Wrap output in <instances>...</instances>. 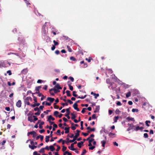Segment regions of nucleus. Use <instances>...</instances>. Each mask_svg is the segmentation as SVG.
<instances>
[{
  "label": "nucleus",
  "mask_w": 155,
  "mask_h": 155,
  "mask_svg": "<svg viewBox=\"0 0 155 155\" xmlns=\"http://www.w3.org/2000/svg\"><path fill=\"white\" fill-rule=\"evenodd\" d=\"M33 117L29 116L28 117V121H30L31 122H33Z\"/></svg>",
  "instance_id": "13"
},
{
  "label": "nucleus",
  "mask_w": 155,
  "mask_h": 155,
  "mask_svg": "<svg viewBox=\"0 0 155 155\" xmlns=\"http://www.w3.org/2000/svg\"><path fill=\"white\" fill-rule=\"evenodd\" d=\"M76 93V91H73V95L75 97H77L78 96V95L75 94Z\"/></svg>",
  "instance_id": "36"
},
{
  "label": "nucleus",
  "mask_w": 155,
  "mask_h": 155,
  "mask_svg": "<svg viewBox=\"0 0 155 155\" xmlns=\"http://www.w3.org/2000/svg\"><path fill=\"white\" fill-rule=\"evenodd\" d=\"M44 150L45 148H42L39 151V152L40 153H44L45 152Z\"/></svg>",
  "instance_id": "27"
},
{
  "label": "nucleus",
  "mask_w": 155,
  "mask_h": 155,
  "mask_svg": "<svg viewBox=\"0 0 155 155\" xmlns=\"http://www.w3.org/2000/svg\"><path fill=\"white\" fill-rule=\"evenodd\" d=\"M51 111L50 110H47L46 111H44V113L46 114H48V112H49Z\"/></svg>",
  "instance_id": "58"
},
{
  "label": "nucleus",
  "mask_w": 155,
  "mask_h": 155,
  "mask_svg": "<svg viewBox=\"0 0 155 155\" xmlns=\"http://www.w3.org/2000/svg\"><path fill=\"white\" fill-rule=\"evenodd\" d=\"M91 140H89V144L88 145V146L89 147H91L92 146V145L91 144Z\"/></svg>",
  "instance_id": "56"
},
{
  "label": "nucleus",
  "mask_w": 155,
  "mask_h": 155,
  "mask_svg": "<svg viewBox=\"0 0 155 155\" xmlns=\"http://www.w3.org/2000/svg\"><path fill=\"white\" fill-rule=\"evenodd\" d=\"M21 102L20 100H19L16 103V106L20 108L21 107Z\"/></svg>",
  "instance_id": "4"
},
{
  "label": "nucleus",
  "mask_w": 155,
  "mask_h": 155,
  "mask_svg": "<svg viewBox=\"0 0 155 155\" xmlns=\"http://www.w3.org/2000/svg\"><path fill=\"white\" fill-rule=\"evenodd\" d=\"M69 79L72 82H73L74 81V78L71 77H69Z\"/></svg>",
  "instance_id": "52"
},
{
  "label": "nucleus",
  "mask_w": 155,
  "mask_h": 155,
  "mask_svg": "<svg viewBox=\"0 0 155 155\" xmlns=\"http://www.w3.org/2000/svg\"><path fill=\"white\" fill-rule=\"evenodd\" d=\"M71 115L72 116V117H71V119L72 120H74L75 118H76V115H75L73 113H71Z\"/></svg>",
  "instance_id": "19"
},
{
  "label": "nucleus",
  "mask_w": 155,
  "mask_h": 155,
  "mask_svg": "<svg viewBox=\"0 0 155 155\" xmlns=\"http://www.w3.org/2000/svg\"><path fill=\"white\" fill-rule=\"evenodd\" d=\"M6 142V141L5 140H3V141L2 142L1 144L3 146L5 144V143Z\"/></svg>",
  "instance_id": "60"
},
{
  "label": "nucleus",
  "mask_w": 155,
  "mask_h": 155,
  "mask_svg": "<svg viewBox=\"0 0 155 155\" xmlns=\"http://www.w3.org/2000/svg\"><path fill=\"white\" fill-rule=\"evenodd\" d=\"M113 75L114 76V77H112V79H114L115 80H116L117 81H119V80L114 75H112V76Z\"/></svg>",
  "instance_id": "31"
},
{
  "label": "nucleus",
  "mask_w": 155,
  "mask_h": 155,
  "mask_svg": "<svg viewBox=\"0 0 155 155\" xmlns=\"http://www.w3.org/2000/svg\"><path fill=\"white\" fill-rule=\"evenodd\" d=\"M68 84L69 87H73L71 85V83L70 81H68Z\"/></svg>",
  "instance_id": "47"
},
{
  "label": "nucleus",
  "mask_w": 155,
  "mask_h": 155,
  "mask_svg": "<svg viewBox=\"0 0 155 155\" xmlns=\"http://www.w3.org/2000/svg\"><path fill=\"white\" fill-rule=\"evenodd\" d=\"M131 96V92L130 91H129L126 94V97H128Z\"/></svg>",
  "instance_id": "22"
},
{
  "label": "nucleus",
  "mask_w": 155,
  "mask_h": 155,
  "mask_svg": "<svg viewBox=\"0 0 155 155\" xmlns=\"http://www.w3.org/2000/svg\"><path fill=\"white\" fill-rule=\"evenodd\" d=\"M51 120L53 121L55 120V118L53 117L51 115H50L48 119L47 120Z\"/></svg>",
  "instance_id": "11"
},
{
  "label": "nucleus",
  "mask_w": 155,
  "mask_h": 155,
  "mask_svg": "<svg viewBox=\"0 0 155 155\" xmlns=\"http://www.w3.org/2000/svg\"><path fill=\"white\" fill-rule=\"evenodd\" d=\"M57 137H51V139L50 140V141L51 142L53 141H54V140H55V139H57Z\"/></svg>",
  "instance_id": "34"
},
{
  "label": "nucleus",
  "mask_w": 155,
  "mask_h": 155,
  "mask_svg": "<svg viewBox=\"0 0 155 155\" xmlns=\"http://www.w3.org/2000/svg\"><path fill=\"white\" fill-rule=\"evenodd\" d=\"M28 71V70L27 68H25V69H23L21 71V73L24 74H26V73Z\"/></svg>",
  "instance_id": "8"
},
{
  "label": "nucleus",
  "mask_w": 155,
  "mask_h": 155,
  "mask_svg": "<svg viewBox=\"0 0 155 155\" xmlns=\"http://www.w3.org/2000/svg\"><path fill=\"white\" fill-rule=\"evenodd\" d=\"M36 88L35 89V91H36L35 93L37 94L39 92V88Z\"/></svg>",
  "instance_id": "40"
},
{
  "label": "nucleus",
  "mask_w": 155,
  "mask_h": 155,
  "mask_svg": "<svg viewBox=\"0 0 155 155\" xmlns=\"http://www.w3.org/2000/svg\"><path fill=\"white\" fill-rule=\"evenodd\" d=\"M47 100L50 101L51 103H52L54 100V99L53 98L48 97L47 98Z\"/></svg>",
  "instance_id": "6"
},
{
  "label": "nucleus",
  "mask_w": 155,
  "mask_h": 155,
  "mask_svg": "<svg viewBox=\"0 0 155 155\" xmlns=\"http://www.w3.org/2000/svg\"><path fill=\"white\" fill-rule=\"evenodd\" d=\"M53 42L54 43V45H58V43L56 41L54 40L53 41Z\"/></svg>",
  "instance_id": "50"
},
{
  "label": "nucleus",
  "mask_w": 155,
  "mask_h": 155,
  "mask_svg": "<svg viewBox=\"0 0 155 155\" xmlns=\"http://www.w3.org/2000/svg\"><path fill=\"white\" fill-rule=\"evenodd\" d=\"M41 113V111H40V110H39L38 111V112L35 113V114L36 115H39Z\"/></svg>",
  "instance_id": "35"
},
{
  "label": "nucleus",
  "mask_w": 155,
  "mask_h": 155,
  "mask_svg": "<svg viewBox=\"0 0 155 155\" xmlns=\"http://www.w3.org/2000/svg\"><path fill=\"white\" fill-rule=\"evenodd\" d=\"M67 102L70 103V104H73V102L72 101H71L70 100L68 99L67 100Z\"/></svg>",
  "instance_id": "59"
},
{
  "label": "nucleus",
  "mask_w": 155,
  "mask_h": 155,
  "mask_svg": "<svg viewBox=\"0 0 155 155\" xmlns=\"http://www.w3.org/2000/svg\"><path fill=\"white\" fill-rule=\"evenodd\" d=\"M115 135V134L114 133H111V132H110L109 134V135L110 136H114Z\"/></svg>",
  "instance_id": "57"
},
{
  "label": "nucleus",
  "mask_w": 155,
  "mask_h": 155,
  "mask_svg": "<svg viewBox=\"0 0 155 155\" xmlns=\"http://www.w3.org/2000/svg\"><path fill=\"white\" fill-rule=\"evenodd\" d=\"M49 148L51 151H53L55 150V148H54L53 146H49Z\"/></svg>",
  "instance_id": "15"
},
{
  "label": "nucleus",
  "mask_w": 155,
  "mask_h": 155,
  "mask_svg": "<svg viewBox=\"0 0 155 155\" xmlns=\"http://www.w3.org/2000/svg\"><path fill=\"white\" fill-rule=\"evenodd\" d=\"M74 146L73 145V144H71L70 146H69L68 147L69 149L73 151H74L76 150V149L74 148Z\"/></svg>",
  "instance_id": "7"
},
{
  "label": "nucleus",
  "mask_w": 155,
  "mask_h": 155,
  "mask_svg": "<svg viewBox=\"0 0 155 155\" xmlns=\"http://www.w3.org/2000/svg\"><path fill=\"white\" fill-rule=\"evenodd\" d=\"M106 82L107 84H110V86L112 84V83L110 81L109 79H107L106 80Z\"/></svg>",
  "instance_id": "14"
},
{
  "label": "nucleus",
  "mask_w": 155,
  "mask_h": 155,
  "mask_svg": "<svg viewBox=\"0 0 155 155\" xmlns=\"http://www.w3.org/2000/svg\"><path fill=\"white\" fill-rule=\"evenodd\" d=\"M148 135L147 133H144L143 134V137L145 138H147L148 137Z\"/></svg>",
  "instance_id": "44"
},
{
  "label": "nucleus",
  "mask_w": 155,
  "mask_h": 155,
  "mask_svg": "<svg viewBox=\"0 0 155 155\" xmlns=\"http://www.w3.org/2000/svg\"><path fill=\"white\" fill-rule=\"evenodd\" d=\"M59 113L58 111H55L54 113V115L56 117H57V115Z\"/></svg>",
  "instance_id": "23"
},
{
  "label": "nucleus",
  "mask_w": 155,
  "mask_h": 155,
  "mask_svg": "<svg viewBox=\"0 0 155 155\" xmlns=\"http://www.w3.org/2000/svg\"><path fill=\"white\" fill-rule=\"evenodd\" d=\"M44 124V122L43 121L41 122L39 124V128L40 129H42L43 127L42 125Z\"/></svg>",
  "instance_id": "17"
},
{
  "label": "nucleus",
  "mask_w": 155,
  "mask_h": 155,
  "mask_svg": "<svg viewBox=\"0 0 155 155\" xmlns=\"http://www.w3.org/2000/svg\"><path fill=\"white\" fill-rule=\"evenodd\" d=\"M78 104L76 103H74L73 106V107L74 109L76 110L77 111H79V109L78 107Z\"/></svg>",
  "instance_id": "5"
},
{
  "label": "nucleus",
  "mask_w": 155,
  "mask_h": 155,
  "mask_svg": "<svg viewBox=\"0 0 155 155\" xmlns=\"http://www.w3.org/2000/svg\"><path fill=\"white\" fill-rule=\"evenodd\" d=\"M7 74H8L9 75H10L12 74L11 71L10 70H8V71H7Z\"/></svg>",
  "instance_id": "54"
},
{
  "label": "nucleus",
  "mask_w": 155,
  "mask_h": 155,
  "mask_svg": "<svg viewBox=\"0 0 155 155\" xmlns=\"http://www.w3.org/2000/svg\"><path fill=\"white\" fill-rule=\"evenodd\" d=\"M57 148L56 149V151H58L60 149L61 147L58 145H57Z\"/></svg>",
  "instance_id": "48"
},
{
  "label": "nucleus",
  "mask_w": 155,
  "mask_h": 155,
  "mask_svg": "<svg viewBox=\"0 0 155 155\" xmlns=\"http://www.w3.org/2000/svg\"><path fill=\"white\" fill-rule=\"evenodd\" d=\"M29 100H32V98L30 97H27L26 98L24 101L25 103L28 105H30V103L29 102Z\"/></svg>",
  "instance_id": "2"
},
{
  "label": "nucleus",
  "mask_w": 155,
  "mask_h": 155,
  "mask_svg": "<svg viewBox=\"0 0 155 155\" xmlns=\"http://www.w3.org/2000/svg\"><path fill=\"white\" fill-rule=\"evenodd\" d=\"M40 138L41 141H42L44 138V136H43L40 135Z\"/></svg>",
  "instance_id": "61"
},
{
  "label": "nucleus",
  "mask_w": 155,
  "mask_h": 155,
  "mask_svg": "<svg viewBox=\"0 0 155 155\" xmlns=\"http://www.w3.org/2000/svg\"><path fill=\"white\" fill-rule=\"evenodd\" d=\"M106 143L105 141L104 140L101 141V143L102 144V146L103 147H105V145Z\"/></svg>",
  "instance_id": "28"
},
{
  "label": "nucleus",
  "mask_w": 155,
  "mask_h": 155,
  "mask_svg": "<svg viewBox=\"0 0 155 155\" xmlns=\"http://www.w3.org/2000/svg\"><path fill=\"white\" fill-rule=\"evenodd\" d=\"M49 136H46L45 137V141L46 143H48L49 141Z\"/></svg>",
  "instance_id": "16"
},
{
  "label": "nucleus",
  "mask_w": 155,
  "mask_h": 155,
  "mask_svg": "<svg viewBox=\"0 0 155 155\" xmlns=\"http://www.w3.org/2000/svg\"><path fill=\"white\" fill-rule=\"evenodd\" d=\"M33 155H40V154L38 153L37 151H35L33 153Z\"/></svg>",
  "instance_id": "63"
},
{
  "label": "nucleus",
  "mask_w": 155,
  "mask_h": 155,
  "mask_svg": "<svg viewBox=\"0 0 155 155\" xmlns=\"http://www.w3.org/2000/svg\"><path fill=\"white\" fill-rule=\"evenodd\" d=\"M132 111L133 112H137L138 111V110L137 109L133 108L132 110Z\"/></svg>",
  "instance_id": "29"
},
{
  "label": "nucleus",
  "mask_w": 155,
  "mask_h": 155,
  "mask_svg": "<svg viewBox=\"0 0 155 155\" xmlns=\"http://www.w3.org/2000/svg\"><path fill=\"white\" fill-rule=\"evenodd\" d=\"M70 59L72 61H75L76 60L75 58L73 57H71L70 58Z\"/></svg>",
  "instance_id": "49"
},
{
  "label": "nucleus",
  "mask_w": 155,
  "mask_h": 155,
  "mask_svg": "<svg viewBox=\"0 0 155 155\" xmlns=\"http://www.w3.org/2000/svg\"><path fill=\"white\" fill-rule=\"evenodd\" d=\"M33 97H34V101L35 103H36L37 102V99L36 97H35L34 96H33Z\"/></svg>",
  "instance_id": "53"
},
{
  "label": "nucleus",
  "mask_w": 155,
  "mask_h": 155,
  "mask_svg": "<svg viewBox=\"0 0 155 155\" xmlns=\"http://www.w3.org/2000/svg\"><path fill=\"white\" fill-rule=\"evenodd\" d=\"M82 134L85 136H86L88 135V133H84V132L82 133Z\"/></svg>",
  "instance_id": "64"
},
{
  "label": "nucleus",
  "mask_w": 155,
  "mask_h": 155,
  "mask_svg": "<svg viewBox=\"0 0 155 155\" xmlns=\"http://www.w3.org/2000/svg\"><path fill=\"white\" fill-rule=\"evenodd\" d=\"M135 94H140V92H139V91L138 90H137L136 89H135Z\"/></svg>",
  "instance_id": "41"
},
{
  "label": "nucleus",
  "mask_w": 155,
  "mask_h": 155,
  "mask_svg": "<svg viewBox=\"0 0 155 155\" xmlns=\"http://www.w3.org/2000/svg\"><path fill=\"white\" fill-rule=\"evenodd\" d=\"M92 59V58L91 57H89L88 59L87 58H86L85 59L88 62H91V60Z\"/></svg>",
  "instance_id": "42"
},
{
  "label": "nucleus",
  "mask_w": 155,
  "mask_h": 155,
  "mask_svg": "<svg viewBox=\"0 0 155 155\" xmlns=\"http://www.w3.org/2000/svg\"><path fill=\"white\" fill-rule=\"evenodd\" d=\"M151 122L150 121V120H146V121H145V124H146V125L147 126V127H149L150 126V125L149 124H148V123H150Z\"/></svg>",
  "instance_id": "24"
},
{
  "label": "nucleus",
  "mask_w": 155,
  "mask_h": 155,
  "mask_svg": "<svg viewBox=\"0 0 155 155\" xmlns=\"http://www.w3.org/2000/svg\"><path fill=\"white\" fill-rule=\"evenodd\" d=\"M86 152L87 151L85 149H84L81 155H84V154L86 153Z\"/></svg>",
  "instance_id": "37"
},
{
  "label": "nucleus",
  "mask_w": 155,
  "mask_h": 155,
  "mask_svg": "<svg viewBox=\"0 0 155 155\" xmlns=\"http://www.w3.org/2000/svg\"><path fill=\"white\" fill-rule=\"evenodd\" d=\"M62 88H53L49 89V92L51 95L54 96V93H57L60 92V91L59 89H62Z\"/></svg>",
  "instance_id": "1"
},
{
  "label": "nucleus",
  "mask_w": 155,
  "mask_h": 155,
  "mask_svg": "<svg viewBox=\"0 0 155 155\" xmlns=\"http://www.w3.org/2000/svg\"><path fill=\"white\" fill-rule=\"evenodd\" d=\"M64 130H65V134H67L69 133V129L70 127H65L64 128Z\"/></svg>",
  "instance_id": "10"
},
{
  "label": "nucleus",
  "mask_w": 155,
  "mask_h": 155,
  "mask_svg": "<svg viewBox=\"0 0 155 155\" xmlns=\"http://www.w3.org/2000/svg\"><path fill=\"white\" fill-rule=\"evenodd\" d=\"M66 93L67 94V96L68 97L71 96V94H70V91L68 90H67L66 91Z\"/></svg>",
  "instance_id": "21"
},
{
  "label": "nucleus",
  "mask_w": 155,
  "mask_h": 155,
  "mask_svg": "<svg viewBox=\"0 0 155 155\" xmlns=\"http://www.w3.org/2000/svg\"><path fill=\"white\" fill-rule=\"evenodd\" d=\"M11 54H15V55H17L18 56V54H17L16 53H15L10 52L8 54V55H10Z\"/></svg>",
  "instance_id": "38"
},
{
  "label": "nucleus",
  "mask_w": 155,
  "mask_h": 155,
  "mask_svg": "<svg viewBox=\"0 0 155 155\" xmlns=\"http://www.w3.org/2000/svg\"><path fill=\"white\" fill-rule=\"evenodd\" d=\"M66 147H65L64 146H63L62 150L63 152L64 151L66 150Z\"/></svg>",
  "instance_id": "46"
},
{
  "label": "nucleus",
  "mask_w": 155,
  "mask_h": 155,
  "mask_svg": "<svg viewBox=\"0 0 155 155\" xmlns=\"http://www.w3.org/2000/svg\"><path fill=\"white\" fill-rule=\"evenodd\" d=\"M71 109V107H69V108L66 109V110L67 114L65 115V116L67 117V118L69 119L70 118V117L69 116V115L70 114V109Z\"/></svg>",
  "instance_id": "3"
},
{
  "label": "nucleus",
  "mask_w": 155,
  "mask_h": 155,
  "mask_svg": "<svg viewBox=\"0 0 155 155\" xmlns=\"http://www.w3.org/2000/svg\"><path fill=\"white\" fill-rule=\"evenodd\" d=\"M119 118V117L117 116H115L114 118V122L116 123L117 122L118 119Z\"/></svg>",
  "instance_id": "18"
},
{
  "label": "nucleus",
  "mask_w": 155,
  "mask_h": 155,
  "mask_svg": "<svg viewBox=\"0 0 155 155\" xmlns=\"http://www.w3.org/2000/svg\"><path fill=\"white\" fill-rule=\"evenodd\" d=\"M99 95L98 94H94V98L95 99H96L97 98V97L99 96Z\"/></svg>",
  "instance_id": "45"
},
{
  "label": "nucleus",
  "mask_w": 155,
  "mask_h": 155,
  "mask_svg": "<svg viewBox=\"0 0 155 155\" xmlns=\"http://www.w3.org/2000/svg\"><path fill=\"white\" fill-rule=\"evenodd\" d=\"M79 135L78 134H76L75 136L74 137V138L75 140L77 139L78 137L79 136Z\"/></svg>",
  "instance_id": "32"
},
{
  "label": "nucleus",
  "mask_w": 155,
  "mask_h": 155,
  "mask_svg": "<svg viewBox=\"0 0 155 155\" xmlns=\"http://www.w3.org/2000/svg\"><path fill=\"white\" fill-rule=\"evenodd\" d=\"M95 148V146H92L89 147V149L90 150H93Z\"/></svg>",
  "instance_id": "51"
},
{
  "label": "nucleus",
  "mask_w": 155,
  "mask_h": 155,
  "mask_svg": "<svg viewBox=\"0 0 155 155\" xmlns=\"http://www.w3.org/2000/svg\"><path fill=\"white\" fill-rule=\"evenodd\" d=\"M67 48L68 49V51L70 52H72V50L70 48V47L68 46H67Z\"/></svg>",
  "instance_id": "43"
},
{
  "label": "nucleus",
  "mask_w": 155,
  "mask_h": 155,
  "mask_svg": "<svg viewBox=\"0 0 155 155\" xmlns=\"http://www.w3.org/2000/svg\"><path fill=\"white\" fill-rule=\"evenodd\" d=\"M120 112V111L118 109H117L115 110V113L116 114H118Z\"/></svg>",
  "instance_id": "25"
},
{
  "label": "nucleus",
  "mask_w": 155,
  "mask_h": 155,
  "mask_svg": "<svg viewBox=\"0 0 155 155\" xmlns=\"http://www.w3.org/2000/svg\"><path fill=\"white\" fill-rule=\"evenodd\" d=\"M29 133L31 135H34V134H36V132L34 131L30 132Z\"/></svg>",
  "instance_id": "33"
},
{
  "label": "nucleus",
  "mask_w": 155,
  "mask_h": 155,
  "mask_svg": "<svg viewBox=\"0 0 155 155\" xmlns=\"http://www.w3.org/2000/svg\"><path fill=\"white\" fill-rule=\"evenodd\" d=\"M126 119L129 121L130 120H131V121H135V120L134 118L130 117H128L127 118H126Z\"/></svg>",
  "instance_id": "12"
},
{
  "label": "nucleus",
  "mask_w": 155,
  "mask_h": 155,
  "mask_svg": "<svg viewBox=\"0 0 155 155\" xmlns=\"http://www.w3.org/2000/svg\"><path fill=\"white\" fill-rule=\"evenodd\" d=\"M85 109H86V108H83L81 111V113L83 114H84V113L85 112Z\"/></svg>",
  "instance_id": "55"
},
{
  "label": "nucleus",
  "mask_w": 155,
  "mask_h": 155,
  "mask_svg": "<svg viewBox=\"0 0 155 155\" xmlns=\"http://www.w3.org/2000/svg\"><path fill=\"white\" fill-rule=\"evenodd\" d=\"M56 103H54V108L55 109H58L59 108V107L56 105Z\"/></svg>",
  "instance_id": "30"
},
{
  "label": "nucleus",
  "mask_w": 155,
  "mask_h": 155,
  "mask_svg": "<svg viewBox=\"0 0 155 155\" xmlns=\"http://www.w3.org/2000/svg\"><path fill=\"white\" fill-rule=\"evenodd\" d=\"M127 125L129 127L131 128V129H133L135 127L132 124L128 123Z\"/></svg>",
  "instance_id": "20"
},
{
  "label": "nucleus",
  "mask_w": 155,
  "mask_h": 155,
  "mask_svg": "<svg viewBox=\"0 0 155 155\" xmlns=\"http://www.w3.org/2000/svg\"><path fill=\"white\" fill-rule=\"evenodd\" d=\"M29 147L31 148L32 150H34L35 148H36L37 147L36 146L34 145H29Z\"/></svg>",
  "instance_id": "9"
},
{
  "label": "nucleus",
  "mask_w": 155,
  "mask_h": 155,
  "mask_svg": "<svg viewBox=\"0 0 155 155\" xmlns=\"http://www.w3.org/2000/svg\"><path fill=\"white\" fill-rule=\"evenodd\" d=\"M116 104L117 106H121L122 105L120 101H117Z\"/></svg>",
  "instance_id": "39"
},
{
  "label": "nucleus",
  "mask_w": 155,
  "mask_h": 155,
  "mask_svg": "<svg viewBox=\"0 0 155 155\" xmlns=\"http://www.w3.org/2000/svg\"><path fill=\"white\" fill-rule=\"evenodd\" d=\"M33 117L34 118L33 122L35 123V121L37 120H38V118L36 117V116H33Z\"/></svg>",
  "instance_id": "26"
},
{
  "label": "nucleus",
  "mask_w": 155,
  "mask_h": 155,
  "mask_svg": "<svg viewBox=\"0 0 155 155\" xmlns=\"http://www.w3.org/2000/svg\"><path fill=\"white\" fill-rule=\"evenodd\" d=\"M77 145H78V147L80 148H81V143L78 142V143Z\"/></svg>",
  "instance_id": "62"
}]
</instances>
